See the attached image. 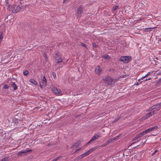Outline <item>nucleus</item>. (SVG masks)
<instances>
[{"label": "nucleus", "instance_id": "obj_1", "mask_svg": "<svg viewBox=\"0 0 161 161\" xmlns=\"http://www.w3.org/2000/svg\"><path fill=\"white\" fill-rule=\"evenodd\" d=\"M104 82L109 85H113L117 81V80L113 79L109 76H107L103 78Z\"/></svg>", "mask_w": 161, "mask_h": 161}, {"label": "nucleus", "instance_id": "obj_2", "mask_svg": "<svg viewBox=\"0 0 161 161\" xmlns=\"http://www.w3.org/2000/svg\"><path fill=\"white\" fill-rule=\"evenodd\" d=\"M131 57L129 56L121 57L119 59L120 61L125 63H127L131 60Z\"/></svg>", "mask_w": 161, "mask_h": 161}, {"label": "nucleus", "instance_id": "obj_3", "mask_svg": "<svg viewBox=\"0 0 161 161\" xmlns=\"http://www.w3.org/2000/svg\"><path fill=\"white\" fill-rule=\"evenodd\" d=\"M58 53V51L55 52V59L57 63L61 62L62 61V59L61 58L60 55Z\"/></svg>", "mask_w": 161, "mask_h": 161}, {"label": "nucleus", "instance_id": "obj_4", "mask_svg": "<svg viewBox=\"0 0 161 161\" xmlns=\"http://www.w3.org/2000/svg\"><path fill=\"white\" fill-rule=\"evenodd\" d=\"M32 151L31 150L26 149L25 150H22L17 153V155L18 156H23L25 155V154L30 152H31Z\"/></svg>", "mask_w": 161, "mask_h": 161}, {"label": "nucleus", "instance_id": "obj_5", "mask_svg": "<svg viewBox=\"0 0 161 161\" xmlns=\"http://www.w3.org/2000/svg\"><path fill=\"white\" fill-rule=\"evenodd\" d=\"M101 136H100L98 134H95L92 137V138H91L90 141H89L87 143V144H88L96 140V139H97V138H99L101 137Z\"/></svg>", "mask_w": 161, "mask_h": 161}, {"label": "nucleus", "instance_id": "obj_6", "mask_svg": "<svg viewBox=\"0 0 161 161\" xmlns=\"http://www.w3.org/2000/svg\"><path fill=\"white\" fill-rule=\"evenodd\" d=\"M21 8L18 5H15L13 7L12 11L16 13L21 10Z\"/></svg>", "mask_w": 161, "mask_h": 161}, {"label": "nucleus", "instance_id": "obj_7", "mask_svg": "<svg viewBox=\"0 0 161 161\" xmlns=\"http://www.w3.org/2000/svg\"><path fill=\"white\" fill-rule=\"evenodd\" d=\"M53 92L56 95H59L61 94L62 92L61 91L56 87H54L53 89Z\"/></svg>", "mask_w": 161, "mask_h": 161}, {"label": "nucleus", "instance_id": "obj_8", "mask_svg": "<svg viewBox=\"0 0 161 161\" xmlns=\"http://www.w3.org/2000/svg\"><path fill=\"white\" fill-rule=\"evenodd\" d=\"M82 13L83 8L81 6H80L78 8L77 10V13L78 14V15L79 16V17H80Z\"/></svg>", "mask_w": 161, "mask_h": 161}, {"label": "nucleus", "instance_id": "obj_9", "mask_svg": "<svg viewBox=\"0 0 161 161\" xmlns=\"http://www.w3.org/2000/svg\"><path fill=\"white\" fill-rule=\"evenodd\" d=\"M102 69L101 68L99 67V66H98L95 69L96 72L98 74H99L101 71Z\"/></svg>", "mask_w": 161, "mask_h": 161}, {"label": "nucleus", "instance_id": "obj_10", "mask_svg": "<svg viewBox=\"0 0 161 161\" xmlns=\"http://www.w3.org/2000/svg\"><path fill=\"white\" fill-rule=\"evenodd\" d=\"M55 144L54 143L52 142V143H49L47 145V146L48 147H50V148H51L52 149H54L55 147Z\"/></svg>", "mask_w": 161, "mask_h": 161}, {"label": "nucleus", "instance_id": "obj_11", "mask_svg": "<svg viewBox=\"0 0 161 161\" xmlns=\"http://www.w3.org/2000/svg\"><path fill=\"white\" fill-rule=\"evenodd\" d=\"M12 86L14 88V90L16 91L17 89V86L13 82H12L11 83Z\"/></svg>", "mask_w": 161, "mask_h": 161}, {"label": "nucleus", "instance_id": "obj_12", "mask_svg": "<svg viewBox=\"0 0 161 161\" xmlns=\"http://www.w3.org/2000/svg\"><path fill=\"white\" fill-rule=\"evenodd\" d=\"M97 147H93V148L90 149L89 150L87 151V152L88 153V155L89 154L92 152H93L95 150H96L97 149Z\"/></svg>", "mask_w": 161, "mask_h": 161}, {"label": "nucleus", "instance_id": "obj_13", "mask_svg": "<svg viewBox=\"0 0 161 161\" xmlns=\"http://www.w3.org/2000/svg\"><path fill=\"white\" fill-rule=\"evenodd\" d=\"M142 134H141V133H140L139 134L136 135L134 138L133 139V140L134 141L135 140H136L139 138H140L142 136Z\"/></svg>", "mask_w": 161, "mask_h": 161}, {"label": "nucleus", "instance_id": "obj_14", "mask_svg": "<svg viewBox=\"0 0 161 161\" xmlns=\"http://www.w3.org/2000/svg\"><path fill=\"white\" fill-rule=\"evenodd\" d=\"M79 146V143L78 142H75L73 145V146L71 147L70 148H72V147L77 148Z\"/></svg>", "mask_w": 161, "mask_h": 161}, {"label": "nucleus", "instance_id": "obj_15", "mask_svg": "<svg viewBox=\"0 0 161 161\" xmlns=\"http://www.w3.org/2000/svg\"><path fill=\"white\" fill-rule=\"evenodd\" d=\"M158 128V127L157 126H154V127H153L149 128V131L150 132L154 130H157Z\"/></svg>", "mask_w": 161, "mask_h": 161}, {"label": "nucleus", "instance_id": "obj_16", "mask_svg": "<svg viewBox=\"0 0 161 161\" xmlns=\"http://www.w3.org/2000/svg\"><path fill=\"white\" fill-rule=\"evenodd\" d=\"M40 85L41 88H42L44 86H45L46 85V83H44V82L42 81H40Z\"/></svg>", "mask_w": 161, "mask_h": 161}, {"label": "nucleus", "instance_id": "obj_17", "mask_svg": "<svg viewBox=\"0 0 161 161\" xmlns=\"http://www.w3.org/2000/svg\"><path fill=\"white\" fill-rule=\"evenodd\" d=\"M160 108H158L157 109H156V110H154L153 111L151 112V113H152V115H153L154 114H156L158 111L160 110Z\"/></svg>", "mask_w": 161, "mask_h": 161}, {"label": "nucleus", "instance_id": "obj_18", "mask_svg": "<svg viewBox=\"0 0 161 161\" xmlns=\"http://www.w3.org/2000/svg\"><path fill=\"white\" fill-rule=\"evenodd\" d=\"M42 81L44 82V83L47 84V81L45 76L43 77L42 80Z\"/></svg>", "mask_w": 161, "mask_h": 161}, {"label": "nucleus", "instance_id": "obj_19", "mask_svg": "<svg viewBox=\"0 0 161 161\" xmlns=\"http://www.w3.org/2000/svg\"><path fill=\"white\" fill-rule=\"evenodd\" d=\"M120 118H121V117H118L117 118H116L114 120L112 121V123H115V122L117 121L120 119Z\"/></svg>", "mask_w": 161, "mask_h": 161}, {"label": "nucleus", "instance_id": "obj_20", "mask_svg": "<svg viewBox=\"0 0 161 161\" xmlns=\"http://www.w3.org/2000/svg\"><path fill=\"white\" fill-rule=\"evenodd\" d=\"M158 105H157V104H155L153 105V106H152V107L153 108V110L154 109H157L159 108V107L158 106Z\"/></svg>", "mask_w": 161, "mask_h": 161}, {"label": "nucleus", "instance_id": "obj_21", "mask_svg": "<svg viewBox=\"0 0 161 161\" xmlns=\"http://www.w3.org/2000/svg\"><path fill=\"white\" fill-rule=\"evenodd\" d=\"M88 155V153H87V152H86V153L80 155V156H81L82 158H83Z\"/></svg>", "mask_w": 161, "mask_h": 161}, {"label": "nucleus", "instance_id": "obj_22", "mask_svg": "<svg viewBox=\"0 0 161 161\" xmlns=\"http://www.w3.org/2000/svg\"><path fill=\"white\" fill-rule=\"evenodd\" d=\"M150 74H151V73L150 72H148L145 76H144L143 77H142L140 79L141 80H143V79L144 78L146 77L147 76L150 75Z\"/></svg>", "mask_w": 161, "mask_h": 161}, {"label": "nucleus", "instance_id": "obj_23", "mask_svg": "<svg viewBox=\"0 0 161 161\" xmlns=\"http://www.w3.org/2000/svg\"><path fill=\"white\" fill-rule=\"evenodd\" d=\"M8 157L5 156L4 158H3L1 161H8Z\"/></svg>", "mask_w": 161, "mask_h": 161}, {"label": "nucleus", "instance_id": "obj_24", "mask_svg": "<svg viewBox=\"0 0 161 161\" xmlns=\"http://www.w3.org/2000/svg\"><path fill=\"white\" fill-rule=\"evenodd\" d=\"M30 81L33 84H34L36 85V84H37V83L36 82V81L33 79H31L30 80Z\"/></svg>", "mask_w": 161, "mask_h": 161}, {"label": "nucleus", "instance_id": "obj_25", "mask_svg": "<svg viewBox=\"0 0 161 161\" xmlns=\"http://www.w3.org/2000/svg\"><path fill=\"white\" fill-rule=\"evenodd\" d=\"M104 58L107 60H109L110 57L108 55H106L103 56Z\"/></svg>", "mask_w": 161, "mask_h": 161}, {"label": "nucleus", "instance_id": "obj_26", "mask_svg": "<svg viewBox=\"0 0 161 161\" xmlns=\"http://www.w3.org/2000/svg\"><path fill=\"white\" fill-rule=\"evenodd\" d=\"M23 74L25 75L26 76L28 75L29 72L27 70H25L23 72Z\"/></svg>", "mask_w": 161, "mask_h": 161}, {"label": "nucleus", "instance_id": "obj_27", "mask_svg": "<svg viewBox=\"0 0 161 161\" xmlns=\"http://www.w3.org/2000/svg\"><path fill=\"white\" fill-rule=\"evenodd\" d=\"M8 88L9 86H8V85L5 84L4 85L3 87V89H8Z\"/></svg>", "mask_w": 161, "mask_h": 161}, {"label": "nucleus", "instance_id": "obj_28", "mask_svg": "<svg viewBox=\"0 0 161 161\" xmlns=\"http://www.w3.org/2000/svg\"><path fill=\"white\" fill-rule=\"evenodd\" d=\"M118 8V6H114L113 8V10H112V11H114L116 9H117Z\"/></svg>", "mask_w": 161, "mask_h": 161}, {"label": "nucleus", "instance_id": "obj_29", "mask_svg": "<svg viewBox=\"0 0 161 161\" xmlns=\"http://www.w3.org/2000/svg\"><path fill=\"white\" fill-rule=\"evenodd\" d=\"M52 74H53V78L54 79H56V73L54 72H53Z\"/></svg>", "mask_w": 161, "mask_h": 161}, {"label": "nucleus", "instance_id": "obj_30", "mask_svg": "<svg viewBox=\"0 0 161 161\" xmlns=\"http://www.w3.org/2000/svg\"><path fill=\"white\" fill-rule=\"evenodd\" d=\"M153 110V108L152 107H150L149 108L147 109V112H150Z\"/></svg>", "mask_w": 161, "mask_h": 161}, {"label": "nucleus", "instance_id": "obj_31", "mask_svg": "<svg viewBox=\"0 0 161 161\" xmlns=\"http://www.w3.org/2000/svg\"><path fill=\"white\" fill-rule=\"evenodd\" d=\"M3 38V36H2V34L0 35V44L1 43L2 41V40Z\"/></svg>", "mask_w": 161, "mask_h": 161}, {"label": "nucleus", "instance_id": "obj_32", "mask_svg": "<svg viewBox=\"0 0 161 161\" xmlns=\"http://www.w3.org/2000/svg\"><path fill=\"white\" fill-rule=\"evenodd\" d=\"M149 117L148 116L147 114L145 116H144L143 117V118L144 119H147Z\"/></svg>", "mask_w": 161, "mask_h": 161}, {"label": "nucleus", "instance_id": "obj_33", "mask_svg": "<svg viewBox=\"0 0 161 161\" xmlns=\"http://www.w3.org/2000/svg\"><path fill=\"white\" fill-rule=\"evenodd\" d=\"M158 150H156L154 151L151 154L152 156H153L156 153L158 152Z\"/></svg>", "mask_w": 161, "mask_h": 161}, {"label": "nucleus", "instance_id": "obj_34", "mask_svg": "<svg viewBox=\"0 0 161 161\" xmlns=\"http://www.w3.org/2000/svg\"><path fill=\"white\" fill-rule=\"evenodd\" d=\"M82 158L80 155L78 157H77L76 159L77 160H79L81 159Z\"/></svg>", "mask_w": 161, "mask_h": 161}, {"label": "nucleus", "instance_id": "obj_35", "mask_svg": "<svg viewBox=\"0 0 161 161\" xmlns=\"http://www.w3.org/2000/svg\"><path fill=\"white\" fill-rule=\"evenodd\" d=\"M44 56L45 58V60H46L47 59V54H46L45 52L44 53Z\"/></svg>", "mask_w": 161, "mask_h": 161}, {"label": "nucleus", "instance_id": "obj_36", "mask_svg": "<svg viewBox=\"0 0 161 161\" xmlns=\"http://www.w3.org/2000/svg\"><path fill=\"white\" fill-rule=\"evenodd\" d=\"M141 133L142 134V136L146 134V133L145 131V130H144L143 131H142V132H141Z\"/></svg>", "mask_w": 161, "mask_h": 161}, {"label": "nucleus", "instance_id": "obj_37", "mask_svg": "<svg viewBox=\"0 0 161 161\" xmlns=\"http://www.w3.org/2000/svg\"><path fill=\"white\" fill-rule=\"evenodd\" d=\"M148 116L149 117H151L153 115L152 114V113H151V112H149V113H148L147 114Z\"/></svg>", "mask_w": 161, "mask_h": 161}, {"label": "nucleus", "instance_id": "obj_38", "mask_svg": "<svg viewBox=\"0 0 161 161\" xmlns=\"http://www.w3.org/2000/svg\"><path fill=\"white\" fill-rule=\"evenodd\" d=\"M145 130L146 134L147 133L150 132V131H149V129H147Z\"/></svg>", "mask_w": 161, "mask_h": 161}, {"label": "nucleus", "instance_id": "obj_39", "mask_svg": "<svg viewBox=\"0 0 161 161\" xmlns=\"http://www.w3.org/2000/svg\"><path fill=\"white\" fill-rule=\"evenodd\" d=\"M157 105H158V106L159 107V108H160V107L161 106V102L157 104Z\"/></svg>", "mask_w": 161, "mask_h": 161}, {"label": "nucleus", "instance_id": "obj_40", "mask_svg": "<svg viewBox=\"0 0 161 161\" xmlns=\"http://www.w3.org/2000/svg\"><path fill=\"white\" fill-rule=\"evenodd\" d=\"M112 140H113L112 139H110L108 141H107V142H108V143H109L112 142Z\"/></svg>", "mask_w": 161, "mask_h": 161}, {"label": "nucleus", "instance_id": "obj_41", "mask_svg": "<svg viewBox=\"0 0 161 161\" xmlns=\"http://www.w3.org/2000/svg\"><path fill=\"white\" fill-rule=\"evenodd\" d=\"M92 45H93V46L94 47H97V46H96V44L95 43H92Z\"/></svg>", "mask_w": 161, "mask_h": 161}, {"label": "nucleus", "instance_id": "obj_42", "mask_svg": "<svg viewBox=\"0 0 161 161\" xmlns=\"http://www.w3.org/2000/svg\"><path fill=\"white\" fill-rule=\"evenodd\" d=\"M109 143H108V142L107 141L105 143H104V146H106Z\"/></svg>", "mask_w": 161, "mask_h": 161}, {"label": "nucleus", "instance_id": "obj_43", "mask_svg": "<svg viewBox=\"0 0 161 161\" xmlns=\"http://www.w3.org/2000/svg\"><path fill=\"white\" fill-rule=\"evenodd\" d=\"M69 0H63V3L68 2Z\"/></svg>", "mask_w": 161, "mask_h": 161}, {"label": "nucleus", "instance_id": "obj_44", "mask_svg": "<svg viewBox=\"0 0 161 161\" xmlns=\"http://www.w3.org/2000/svg\"><path fill=\"white\" fill-rule=\"evenodd\" d=\"M81 149V148H79V149H77V150L75 151V153L76 152H77V151L80 150V149Z\"/></svg>", "mask_w": 161, "mask_h": 161}, {"label": "nucleus", "instance_id": "obj_45", "mask_svg": "<svg viewBox=\"0 0 161 161\" xmlns=\"http://www.w3.org/2000/svg\"><path fill=\"white\" fill-rule=\"evenodd\" d=\"M81 46H83V47H85L86 46V45L85 44H84V43H82V44H81Z\"/></svg>", "mask_w": 161, "mask_h": 161}, {"label": "nucleus", "instance_id": "obj_46", "mask_svg": "<svg viewBox=\"0 0 161 161\" xmlns=\"http://www.w3.org/2000/svg\"><path fill=\"white\" fill-rule=\"evenodd\" d=\"M140 84V83H139L138 82H137V83H136L135 84V85H136L137 86V85H139Z\"/></svg>", "mask_w": 161, "mask_h": 161}, {"label": "nucleus", "instance_id": "obj_47", "mask_svg": "<svg viewBox=\"0 0 161 161\" xmlns=\"http://www.w3.org/2000/svg\"><path fill=\"white\" fill-rule=\"evenodd\" d=\"M151 79V78H148V79H145V81H147V80H150Z\"/></svg>", "mask_w": 161, "mask_h": 161}, {"label": "nucleus", "instance_id": "obj_48", "mask_svg": "<svg viewBox=\"0 0 161 161\" xmlns=\"http://www.w3.org/2000/svg\"><path fill=\"white\" fill-rule=\"evenodd\" d=\"M158 81L159 82H161V78L159 79Z\"/></svg>", "mask_w": 161, "mask_h": 161}, {"label": "nucleus", "instance_id": "obj_49", "mask_svg": "<svg viewBox=\"0 0 161 161\" xmlns=\"http://www.w3.org/2000/svg\"><path fill=\"white\" fill-rule=\"evenodd\" d=\"M151 28H146L145 30H149L150 29H151Z\"/></svg>", "mask_w": 161, "mask_h": 161}, {"label": "nucleus", "instance_id": "obj_50", "mask_svg": "<svg viewBox=\"0 0 161 161\" xmlns=\"http://www.w3.org/2000/svg\"><path fill=\"white\" fill-rule=\"evenodd\" d=\"M117 138V137L116 136L113 139H112L113 140H115L116 139V138Z\"/></svg>", "mask_w": 161, "mask_h": 161}, {"label": "nucleus", "instance_id": "obj_51", "mask_svg": "<svg viewBox=\"0 0 161 161\" xmlns=\"http://www.w3.org/2000/svg\"><path fill=\"white\" fill-rule=\"evenodd\" d=\"M20 2L19 3V5H20V4H22V3L21 2V1H22V0H20Z\"/></svg>", "mask_w": 161, "mask_h": 161}, {"label": "nucleus", "instance_id": "obj_52", "mask_svg": "<svg viewBox=\"0 0 161 161\" xmlns=\"http://www.w3.org/2000/svg\"><path fill=\"white\" fill-rule=\"evenodd\" d=\"M12 79H13V80H16V79H15V78H13Z\"/></svg>", "mask_w": 161, "mask_h": 161}, {"label": "nucleus", "instance_id": "obj_53", "mask_svg": "<svg viewBox=\"0 0 161 161\" xmlns=\"http://www.w3.org/2000/svg\"><path fill=\"white\" fill-rule=\"evenodd\" d=\"M104 146H104V144H103V145H102V147H104Z\"/></svg>", "mask_w": 161, "mask_h": 161}, {"label": "nucleus", "instance_id": "obj_54", "mask_svg": "<svg viewBox=\"0 0 161 161\" xmlns=\"http://www.w3.org/2000/svg\"><path fill=\"white\" fill-rule=\"evenodd\" d=\"M140 80V79H139V80H138V81H139Z\"/></svg>", "mask_w": 161, "mask_h": 161}]
</instances>
